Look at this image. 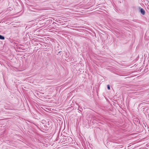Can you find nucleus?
I'll return each mask as SVG.
<instances>
[{
	"label": "nucleus",
	"mask_w": 149,
	"mask_h": 149,
	"mask_svg": "<svg viewBox=\"0 0 149 149\" xmlns=\"http://www.w3.org/2000/svg\"><path fill=\"white\" fill-rule=\"evenodd\" d=\"M115 149H124V148L123 147H116L115 148Z\"/></svg>",
	"instance_id": "obj_5"
},
{
	"label": "nucleus",
	"mask_w": 149,
	"mask_h": 149,
	"mask_svg": "<svg viewBox=\"0 0 149 149\" xmlns=\"http://www.w3.org/2000/svg\"><path fill=\"white\" fill-rule=\"evenodd\" d=\"M0 39L4 40L5 39V37L4 36L1 35H0Z\"/></svg>",
	"instance_id": "obj_3"
},
{
	"label": "nucleus",
	"mask_w": 149,
	"mask_h": 149,
	"mask_svg": "<svg viewBox=\"0 0 149 149\" xmlns=\"http://www.w3.org/2000/svg\"><path fill=\"white\" fill-rule=\"evenodd\" d=\"M61 51H60L59 52H58V53L59 54V53H60L61 52Z\"/></svg>",
	"instance_id": "obj_7"
},
{
	"label": "nucleus",
	"mask_w": 149,
	"mask_h": 149,
	"mask_svg": "<svg viewBox=\"0 0 149 149\" xmlns=\"http://www.w3.org/2000/svg\"><path fill=\"white\" fill-rule=\"evenodd\" d=\"M62 137H64V138L65 140L63 141H64V142L65 143H68L71 140L72 138L70 136H66L63 135L62 136Z\"/></svg>",
	"instance_id": "obj_1"
},
{
	"label": "nucleus",
	"mask_w": 149,
	"mask_h": 149,
	"mask_svg": "<svg viewBox=\"0 0 149 149\" xmlns=\"http://www.w3.org/2000/svg\"><path fill=\"white\" fill-rule=\"evenodd\" d=\"M107 88L108 90H110V85H107Z\"/></svg>",
	"instance_id": "obj_6"
},
{
	"label": "nucleus",
	"mask_w": 149,
	"mask_h": 149,
	"mask_svg": "<svg viewBox=\"0 0 149 149\" xmlns=\"http://www.w3.org/2000/svg\"><path fill=\"white\" fill-rule=\"evenodd\" d=\"M140 12L143 15H144L145 14V11L144 10L143 8H140Z\"/></svg>",
	"instance_id": "obj_2"
},
{
	"label": "nucleus",
	"mask_w": 149,
	"mask_h": 149,
	"mask_svg": "<svg viewBox=\"0 0 149 149\" xmlns=\"http://www.w3.org/2000/svg\"><path fill=\"white\" fill-rule=\"evenodd\" d=\"M64 140H64V137H62V138L61 139L60 141H62L63 142H64V141H64Z\"/></svg>",
	"instance_id": "obj_4"
}]
</instances>
